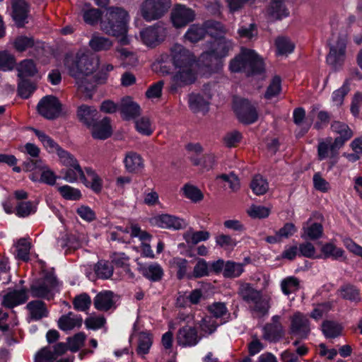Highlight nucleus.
I'll list each match as a JSON object with an SVG mask.
<instances>
[{"instance_id":"obj_1","label":"nucleus","mask_w":362,"mask_h":362,"mask_svg":"<svg viewBox=\"0 0 362 362\" xmlns=\"http://www.w3.org/2000/svg\"><path fill=\"white\" fill-rule=\"evenodd\" d=\"M64 66L69 75L76 79L78 90L87 98H90L96 86L105 83L107 78L106 71L93 74L99 67V59L89 52L80 50L75 55L67 54Z\"/></svg>"},{"instance_id":"obj_2","label":"nucleus","mask_w":362,"mask_h":362,"mask_svg":"<svg viewBox=\"0 0 362 362\" xmlns=\"http://www.w3.org/2000/svg\"><path fill=\"white\" fill-rule=\"evenodd\" d=\"M170 57L175 69L173 82L178 86L194 83L197 78L194 69L196 58L194 54L182 45L176 44L171 48Z\"/></svg>"},{"instance_id":"obj_3","label":"nucleus","mask_w":362,"mask_h":362,"mask_svg":"<svg viewBox=\"0 0 362 362\" xmlns=\"http://www.w3.org/2000/svg\"><path fill=\"white\" fill-rule=\"evenodd\" d=\"M223 30L214 37V40L210 43L209 49L204 51L199 57V62L206 66L216 64L218 60L226 57L233 47L230 40L221 36Z\"/></svg>"},{"instance_id":"obj_4","label":"nucleus","mask_w":362,"mask_h":362,"mask_svg":"<svg viewBox=\"0 0 362 362\" xmlns=\"http://www.w3.org/2000/svg\"><path fill=\"white\" fill-rule=\"evenodd\" d=\"M78 120L95 139L105 140L112 134L111 119L101 115H78Z\"/></svg>"},{"instance_id":"obj_5","label":"nucleus","mask_w":362,"mask_h":362,"mask_svg":"<svg viewBox=\"0 0 362 362\" xmlns=\"http://www.w3.org/2000/svg\"><path fill=\"white\" fill-rule=\"evenodd\" d=\"M262 66V60L254 50L243 48L240 54L230 62V70L239 72L248 69L253 72L259 71Z\"/></svg>"},{"instance_id":"obj_6","label":"nucleus","mask_w":362,"mask_h":362,"mask_svg":"<svg viewBox=\"0 0 362 362\" xmlns=\"http://www.w3.org/2000/svg\"><path fill=\"white\" fill-rule=\"evenodd\" d=\"M177 319L180 322L197 325L200 331L199 336L202 338L214 333L218 327L216 321L211 317L202 316L200 313H180L178 314Z\"/></svg>"},{"instance_id":"obj_7","label":"nucleus","mask_w":362,"mask_h":362,"mask_svg":"<svg viewBox=\"0 0 362 362\" xmlns=\"http://www.w3.org/2000/svg\"><path fill=\"white\" fill-rule=\"evenodd\" d=\"M332 132L338 135L331 145V158L333 159L332 165H334L338 161L339 150L354 135L353 131L345 123L334 121L331 125Z\"/></svg>"},{"instance_id":"obj_8","label":"nucleus","mask_w":362,"mask_h":362,"mask_svg":"<svg viewBox=\"0 0 362 362\" xmlns=\"http://www.w3.org/2000/svg\"><path fill=\"white\" fill-rule=\"evenodd\" d=\"M223 31V26L218 22H206L204 26L197 24L192 25L185 33L184 37L186 40L194 43L209 34L211 37L218 35V33Z\"/></svg>"},{"instance_id":"obj_9","label":"nucleus","mask_w":362,"mask_h":362,"mask_svg":"<svg viewBox=\"0 0 362 362\" xmlns=\"http://www.w3.org/2000/svg\"><path fill=\"white\" fill-rule=\"evenodd\" d=\"M171 0H146L141 6V14L148 21L156 20L170 7Z\"/></svg>"},{"instance_id":"obj_10","label":"nucleus","mask_w":362,"mask_h":362,"mask_svg":"<svg viewBox=\"0 0 362 362\" xmlns=\"http://www.w3.org/2000/svg\"><path fill=\"white\" fill-rule=\"evenodd\" d=\"M129 17L126 11L121 8H115V42L122 45L129 42L127 35Z\"/></svg>"},{"instance_id":"obj_11","label":"nucleus","mask_w":362,"mask_h":362,"mask_svg":"<svg viewBox=\"0 0 362 362\" xmlns=\"http://www.w3.org/2000/svg\"><path fill=\"white\" fill-rule=\"evenodd\" d=\"M58 282L56 278L46 277L41 281L33 284L30 287V293L33 297L43 298L50 300L57 291Z\"/></svg>"},{"instance_id":"obj_12","label":"nucleus","mask_w":362,"mask_h":362,"mask_svg":"<svg viewBox=\"0 0 362 362\" xmlns=\"http://www.w3.org/2000/svg\"><path fill=\"white\" fill-rule=\"evenodd\" d=\"M151 225L162 228L180 230L186 227V221L177 216L163 214L156 215L150 220Z\"/></svg>"},{"instance_id":"obj_13","label":"nucleus","mask_w":362,"mask_h":362,"mask_svg":"<svg viewBox=\"0 0 362 362\" xmlns=\"http://www.w3.org/2000/svg\"><path fill=\"white\" fill-rule=\"evenodd\" d=\"M195 13L193 10L183 5H176L170 13V19L174 27L179 28L186 26L193 21Z\"/></svg>"},{"instance_id":"obj_14","label":"nucleus","mask_w":362,"mask_h":362,"mask_svg":"<svg viewBox=\"0 0 362 362\" xmlns=\"http://www.w3.org/2000/svg\"><path fill=\"white\" fill-rule=\"evenodd\" d=\"M27 170L32 171L38 169L40 171V182L49 185H54L56 183L57 176L54 173L45 165L41 159L30 160L25 163Z\"/></svg>"},{"instance_id":"obj_15","label":"nucleus","mask_w":362,"mask_h":362,"mask_svg":"<svg viewBox=\"0 0 362 362\" xmlns=\"http://www.w3.org/2000/svg\"><path fill=\"white\" fill-rule=\"evenodd\" d=\"M310 327L308 317L297 312L291 317L290 332L300 338H305L310 333Z\"/></svg>"},{"instance_id":"obj_16","label":"nucleus","mask_w":362,"mask_h":362,"mask_svg":"<svg viewBox=\"0 0 362 362\" xmlns=\"http://www.w3.org/2000/svg\"><path fill=\"white\" fill-rule=\"evenodd\" d=\"M187 324L186 326L179 329L177 334V344L183 347L194 346L202 339L197 329Z\"/></svg>"},{"instance_id":"obj_17","label":"nucleus","mask_w":362,"mask_h":362,"mask_svg":"<svg viewBox=\"0 0 362 362\" xmlns=\"http://www.w3.org/2000/svg\"><path fill=\"white\" fill-rule=\"evenodd\" d=\"M67 350V346L64 343H58L54 347H45L35 355V362H52Z\"/></svg>"},{"instance_id":"obj_18","label":"nucleus","mask_w":362,"mask_h":362,"mask_svg":"<svg viewBox=\"0 0 362 362\" xmlns=\"http://www.w3.org/2000/svg\"><path fill=\"white\" fill-rule=\"evenodd\" d=\"M11 16L18 27H23L28 23L30 6L25 0H12Z\"/></svg>"},{"instance_id":"obj_19","label":"nucleus","mask_w":362,"mask_h":362,"mask_svg":"<svg viewBox=\"0 0 362 362\" xmlns=\"http://www.w3.org/2000/svg\"><path fill=\"white\" fill-rule=\"evenodd\" d=\"M346 41L344 38H339L336 44L330 45L329 53L327 57V62L337 68L341 66L345 57Z\"/></svg>"},{"instance_id":"obj_20","label":"nucleus","mask_w":362,"mask_h":362,"mask_svg":"<svg viewBox=\"0 0 362 362\" xmlns=\"http://www.w3.org/2000/svg\"><path fill=\"white\" fill-rule=\"evenodd\" d=\"M123 163L125 170L129 173H139L145 168L144 159L141 155L133 151L125 153Z\"/></svg>"},{"instance_id":"obj_21","label":"nucleus","mask_w":362,"mask_h":362,"mask_svg":"<svg viewBox=\"0 0 362 362\" xmlns=\"http://www.w3.org/2000/svg\"><path fill=\"white\" fill-rule=\"evenodd\" d=\"M37 109L39 113H60L68 111L58 98L53 95L43 97L38 103Z\"/></svg>"},{"instance_id":"obj_22","label":"nucleus","mask_w":362,"mask_h":362,"mask_svg":"<svg viewBox=\"0 0 362 362\" xmlns=\"http://www.w3.org/2000/svg\"><path fill=\"white\" fill-rule=\"evenodd\" d=\"M284 334V329L280 323V317L274 315L272 317V322L267 325L263 328V337L270 341H275L280 339Z\"/></svg>"},{"instance_id":"obj_23","label":"nucleus","mask_w":362,"mask_h":362,"mask_svg":"<svg viewBox=\"0 0 362 362\" xmlns=\"http://www.w3.org/2000/svg\"><path fill=\"white\" fill-rule=\"evenodd\" d=\"M28 298V291L22 288L9 291L2 298V305L4 307L12 308L24 303Z\"/></svg>"},{"instance_id":"obj_24","label":"nucleus","mask_w":362,"mask_h":362,"mask_svg":"<svg viewBox=\"0 0 362 362\" xmlns=\"http://www.w3.org/2000/svg\"><path fill=\"white\" fill-rule=\"evenodd\" d=\"M139 272L146 279L151 281H158L161 279L163 275V270L161 266L156 262L150 264L138 263Z\"/></svg>"},{"instance_id":"obj_25","label":"nucleus","mask_w":362,"mask_h":362,"mask_svg":"<svg viewBox=\"0 0 362 362\" xmlns=\"http://www.w3.org/2000/svg\"><path fill=\"white\" fill-rule=\"evenodd\" d=\"M136 130L144 136H150L155 130L156 126L146 115H131Z\"/></svg>"},{"instance_id":"obj_26","label":"nucleus","mask_w":362,"mask_h":362,"mask_svg":"<svg viewBox=\"0 0 362 362\" xmlns=\"http://www.w3.org/2000/svg\"><path fill=\"white\" fill-rule=\"evenodd\" d=\"M82 322L83 319L81 315L69 312L59 318L57 325L61 330L68 332L75 328H79L82 325Z\"/></svg>"},{"instance_id":"obj_27","label":"nucleus","mask_w":362,"mask_h":362,"mask_svg":"<svg viewBox=\"0 0 362 362\" xmlns=\"http://www.w3.org/2000/svg\"><path fill=\"white\" fill-rule=\"evenodd\" d=\"M26 308L29 313V317L33 321H37L48 316L49 311L44 302L41 300H32L29 302Z\"/></svg>"},{"instance_id":"obj_28","label":"nucleus","mask_w":362,"mask_h":362,"mask_svg":"<svg viewBox=\"0 0 362 362\" xmlns=\"http://www.w3.org/2000/svg\"><path fill=\"white\" fill-rule=\"evenodd\" d=\"M163 32V28L160 26H149L140 32L142 42L148 45H153L158 40L160 35Z\"/></svg>"},{"instance_id":"obj_29","label":"nucleus","mask_w":362,"mask_h":362,"mask_svg":"<svg viewBox=\"0 0 362 362\" xmlns=\"http://www.w3.org/2000/svg\"><path fill=\"white\" fill-rule=\"evenodd\" d=\"M323 228L320 223H312L309 219L303 226L301 237L304 239L316 240L322 237Z\"/></svg>"},{"instance_id":"obj_30","label":"nucleus","mask_w":362,"mask_h":362,"mask_svg":"<svg viewBox=\"0 0 362 362\" xmlns=\"http://www.w3.org/2000/svg\"><path fill=\"white\" fill-rule=\"evenodd\" d=\"M210 237V233L206 230L189 229L183 234V238L189 245H195L200 242L206 241Z\"/></svg>"},{"instance_id":"obj_31","label":"nucleus","mask_w":362,"mask_h":362,"mask_svg":"<svg viewBox=\"0 0 362 362\" xmlns=\"http://www.w3.org/2000/svg\"><path fill=\"white\" fill-rule=\"evenodd\" d=\"M16 69L18 71V76L20 79L33 76L37 72L36 64L33 59L23 60L18 64Z\"/></svg>"},{"instance_id":"obj_32","label":"nucleus","mask_w":362,"mask_h":362,"mask_svg":"<svg viewBox=\"0 0 362 362\" xmlns=\"http://www.w3.org/2000/svg\"><path fill=\"white\" fill-rule=\"evenodd\" d=\"M82 182L88 187L91 188L94 192H98L102 187V180L99 176L90 168L86 169V174Z\"/></svg>"},{"instance_id":"obj_33","label":"nucleus","mask_w":362,"mask_h":362,"mask_svg":"<svg viewBox=\"0 0 362 362\" xmlns=\"http://www.w3.org/2000/svg\"><path fill=\"white\" fill-rule=\"evenodd\" d=\"M41 141L45 148L49 153H57L61 147L50 136L45 134L43 132L34 128H30Z\"/></svg>"},{"instance_id":"obj_34","label":"nucleus","mask_w":362,"mask_h":362,"mask_svg":"<svg viewBox=\"0 0 362 362\" xmlns=\"http://www.w3.org/2000/svg\"><path fill=\"white\" fill-rule=\"evenodd\" d=\"M113 293L112 291H103L98 293L94 299V305L96 309L107 310L112 304Z\"/></svg>"},{"instance_id":"obj_35","label":"nucleus","mask_w":362,"mask_h":362,"mask_svg":"<svg viewBox=\"0 0 362 362\" xmlns=\"http://www.w3.org/2000/svg\"><path fill=\"white\" fill-rule=\"evenodd\" d=\"M275 47L277 55L287 56L294 49V44L288 38L283 36L275 40Z\"/></svg>"},{"instance_id":"obj_36","label":"nucleus","mask_w":362,"mask_h":362,"mask_svg":"<svg viewBox=\"0 0 362 362\" xmlns=\"http://www.w3.org/2000/svg\"><path fill=\"white\" fill-rule=\"evenodd\" d=\"M190 160L194 165L199 166L205 170L211 169L216 163V156L213 153L205 154L202 158L192 156Z\"/></svg>"},{"instance_id":"obj_37","label":"nucleus","mask_w":362,"mask_h":362,"mask_svg":"<svg viewBox=\"0 0 362 362\" xmlns=\"http://www.w3.org/2000/svg\"><path fill=\"white\" fill-rule=\"evenodd\" d=\"M69 168L62 171L64 174L63 179L68 182H74L78 178L82 181L85 175L78 163L72 165Z\"/></svg>"},{"instance_id":"obj_38","label":"nucleus","mask_w":362,"mask_h":362,"mask_svg":"<svg viewBox=\"0 0 362 362\" xmlns=\"http://www.w3.org/2000/svg\"><path fill=\"white\" fill-rule=\"evenodd\" d=\"M239 294L250 305L259 299L260 292L254 289L249 284H243L239 288Z\"/></svg>"},{"instance_id":"obj_39","label":"nucleus","mask_w":362,"mask_h":362,"mask_svg":"<svg viewBox=\"0 0 362 362\" xmlns=\"http://www.w3.org/2000/svg\"><path fill=\"white\" fill-rule=\"evenodd\" d=\"M283 0H273L268 8V13L273 19H281L286 17L288 12L282 3Z\"/></svg>"},{"instance_id":"obj_40","label":"nucleus","mask_w":362,"mask_h":362,"mask_svg":"<svg viewBox=\"0 0 362 362\" xmlns=\"http://www.w3.org/2000/svg\"><path fill=\"white\" fill-rule=\"evenodd\" d=\"M116 269L118 273H124V276L133 277L129 267V258L124 254L115 255V270Z\"/></svg>"},{"instance_id":"obj_41","label":"nucleus","mask_w":362,"mask_h":362,"mask_svg":"<svg viewBox=\"0 0 362 362\" xmlns=\"http://www.w3.org/2000/svg\"><path fill=\"white\" fill-rule=\"evenodd\" d=\"M281 288L284 294L288 296L299 290V280L293 276H288L284 279L281 282Z\"/></svg>"},{"instance_id":"obj_42","label":"nucleus","mask_w":362,"mask_h":362,"mask_svg":"<svg viewBox=\"0 0 362 362\" xmlns=\"http://www.w3.org/2000/svg\"><path fill=\"white\" fill-rule=\"evenodd\" d=\"M215 242L217 246L226 251L230 252L236 247L238 241L231 236L226 234H219L216 236Z\"/></svg>"},{"instance_id":"obj_43","label":"nucleus","mask_w":362,"mask_h":362,"mask_svg":"<svg viewBox=\"0 0 362 362\" xmlns=\"http://www.w3.org/2000/svg\"><path fill=\"white\" fill-rule=\"evenodd\" d=\"M115 57L119 58L125 66H134L137 62L135 54L127 48H117Z\"/></svg>"},{"instance_id":"obj_44","label":"nucleus","mask_w":362,"mask_h":362,"mask_svg":"<svg viewBox=\"0 0 362 362\" xmlns=\"http://www.w3.org/2000/svg\"><path fill=\"white\" fill-rule=\"evenodd\" d=\"M250 187L255 194L262 195L267 192L269 184L262 175H257L253 177Z\"/></svg>"},{"instance_id":"obj_45","label":"nucleus","mask_w":362,"mask_h":362,"mask_svg":"<svg viewBox=\"0 0 362 362\" xmlns=\"http://www.w3.org/2000/svg\"><path fill=\"white\" fill-rule=\"evenodd\" d=\"M152 337L147 332H141L138 339L137 354L141 356L147 354L152 345Z\"/></svg>"},{"instance_id":"obj_46","label":"nucleus","mask_w":362,"mask_h":362,"mask_svg":"<svg viewBox=\"0 0 362 362\" xmlns=\"http://www.w3.org/2000/svg\"><path fill=\"white\" fill-rule=\"evenodd\" d=\"M234 110L239 113H255L256 106L247 99L235 98L233 102Z\"/></svg>"},{"instance_id":"obj_47","label":"nucleus","mask_w":362,"mask_h":362,"mask_svg":"<svg viewBox=\"0 0 362 362\" xmlns=\"http://www.w3.org/2000/svg\"><path fill=\"white\" fill-rule=\"evenodd\" d=\"M117 110L124 113H138L140 111V107L131 97L126 96L121 100ZM115 111H116L115 108Z\"/></svg>"},{"instance_id":"obj_48","label":"nucleus","mask_w":362,"mask_h":362,"mask_svg":"<svg viewBox=\"0 0 362 362\" xmlns=\"http://www.w3.org/2000/svg\"><path fill=\"white\" fill-rule=\"evenodd\" d=\"M15 246L18 258L23 260H28L29 259L30 250V241L26 238H21L17 241Z\"/></svg>"},{"instance_id":"obj_49","label":"nucleus","mask_w":362,"mask_h":362,"mask_svg":"<svg viewBox=\"0 0 362 362\" xmlns=\"http://www.w3.org/2000/svg\"><path fill=\"white\" fill-rule=\"evenodd\" d=\"M189 105L192 111H208V103L199 95H190Z\"/></svg>"},{"instance_id":"obj_50","label":"nucleus","mask_w":362,"mask_h":362,"mask_svg":"<svg viewBox=\"0 0 362 362\" xmlns=\"http://www.w3.org/2000/svg\"><path fill=\"white\" fill-rule=\"evenodd\" d=\"M243 272V264L233 262H227L223 269L226 277L234 278L239 276Z\"/></svg>"},{"instance_id":"obj_51","label":"nucleus","mask_w":362,"mask_h":362,"mask_svg":"<svg viewBox=\"0 0 362 362\" xmlns=\"http://www.w3.org/2000/svg\"><path fill=\"white\" fill-rule=\"evenodd\" d=\"M340 296L346 300L358 302L361 300L358 290L354 286L345 285L339 290Z\"/></svg>"},{"instance_id":"obj_52","label":"nucleus","mask_w":362,"mask_h":362,"mask_svg":"<svg viewBox=\"0 0 362 362\" xmlns=\"http://www.w3.org/2000/svg\"><path fill=\"white\" fill-rule=\"evenodd\" d=\"M36 204L30 201L21 202L16 207V215L19 217H26L34 214L36 211Z\"/></svg>"},{"instance_id":"obj_53","label":"nucleus","mask_w":362,"mask_h":362,"mask_svg":"<svg viewBox=\"0 0 362 362\" xmlns=\"http://www.w3.org/2000/svg\"><path fill=\"white\" fill-rule=\"evenodd\" d=\"M324 334L327 338H334L338 337L341 332V327L334 322L327 321L322 325Z\"/></svg>"},{"instance_id":"obj_54","label":"nucleus","mask_w":362,"mask_h":362,"mask_svg":"<svg viewBox=\"0 0 362 362\" xmlns=\"http://www.w3.org/2000/svg\"><path fill=\"white\" fill-rule=\"evenodd\" d=\"M101 29L107 34L111 35L113 33V8H108L105 16L100 18Z\"/></svg>"},{"instance_id":"obj_55","label":"nucleus","mask_w":362,"mask_h":362,"mask_svg":"<svg viewBox=\"0 0 362 362\" xmlns=\"http://www.w3.org/2000/svg\"><path fill=\"white\" fill-rule=\"evenodd\" d=\"M95 271L100 279H109L112 274V267L106 261L101 260L95 265Z\"/></svg>"},{"instance_id":"obj_56","label":"nucleus","mask_w":362,"mask_h":362,"mask_svg":"<svg viewBox=\"0 0 362 362\" xmlns=\"http://www.w3.org/2000/svg\"><path fill=\"white\" fill-rule=\"evenodd\" d=\"M89 46L96 52L108 49L112 46V42L103 37H93L89 42Z\"/></svg>"},{"instance_id":"obj_57","label":"nucleus","mask_w":362,"mask_h":362,"mask_svg":"<svg viewBox=\"0 0 362 362\" xmlns=\"http://www.w3.org/2000/svg\"><path fill=\"white\" fill-rule=\"evenodd\" d=\"M332 138H329L326 139V141L320 142L318 145V156L320 160L325 159L327 158H329V164H330V168H332L334 165H332V162L333 161V159L331 158V145L332 143Z\"/></svg>"},{"instance_id":"obj_58","label":"nucleus","mask_w":362,"mask_h":362,"mask_svg":"<svg viewBox=\"0 0 362 362\" xmlns=\"http://www.w3.org/2000/svg\"><path fill=\"white\" fill-rule=\"evenodd\" d=\"M35 90V86L28 80L21 79L18 85V95L23 98H28Z\"/></svg>"},{"instance_id":"obj_59","label":"nucleus","mask_w":362,"mask_h":362,"mask_svg":"<svg viewBox=\"0 0 362 362\" xmlns=\"http://www.w3.org/2000/svg\"><path fill=\"white\" fill-rule=\"evenodd\" d=\"M182 191L185 197L192 202H199L203 198V194L201 191L192 185L186 184L182 187Z\"/></svg>"},{"instance_id":"obj_60","label":"nucleus","mask_w":362,"mask_h":362,"mask_svg":"<svg viewBox=\"0 0 362 362\" xmlns=\"http://www.w3.org/2000/svg\"><path fill=\"white\" fill-rule=\"evenodd\" d=\"M91 304V299L86 293H82L76 296L74 300V308L78 311H86Z\"/></svg>"},{"instance_id":"obj_61","label":"nucleus","mask_w":362,"mask_h":362,"mask_svg":"<svg viewBox=\"0 0 362 362\" xmlns=\"http://www.w3.org/2000/svg\"><path fill=\"white\" fill-rule=\"evenodd\" d=\"M216 179L223 181L225 186L227 185L233 192H235L240 188L239 179L234 173L222 174L217 176Z\"/></svg>"},{"instance_id":"obj_62","label":"nucleus","mask_w":362,"mask_h":362,"mask_svg":"<svg viewBox=\"0 0 362 362\" xmlns=\"http://www.w3.org/2000/svg\"><path fill=\"white\" fill-rule=\"evenodd\" d=\"M58 191L64 199L69 200H78L81 197V194L78 189L69 185L59 187Z\"/></svg>"},{"instance_id":"obj_63","label":"nucleus","mask_w":362,"mask_h":362,"mask_svg":"<svg viewBox=\"0 0 362 362\" xmlns=\"http://www.w3.org/2000/svg\"><path fill=\"white\" fill-rule=\"evenodd\" d=\"M170 264L177 269V276L179 279H182L185 276L189 268L188 261L178 257H174L170 261Z\"/></svg>"},{"instance_id":"obj_64","label":"nucleus","mask_w":362,"mask_h":362,"mask_svg":"<svg viewBox=\"0 0 362 362\" xmlns=\"http://www.w3.org/2000/svg\"><path fill=\"white\" fill-rule=\"evenodd\" d=\"M248 215L253 218H264L270 214V209L260 205H252L247 210Z\"/></svg>"}]
</instances>
